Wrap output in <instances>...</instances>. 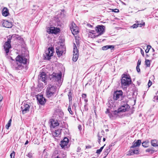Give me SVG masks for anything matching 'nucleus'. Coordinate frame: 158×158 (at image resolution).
<instances>
[{
  "mask_svg": "<svg viewBox=\"0 0 158 158\" xmlns=\"http://www.w3.org/2000/svg\"><path fill=\"white\" fill-rule=\"evenodd\" d=\"M27 62V59L25 57L18 55L16 58V63L13 67L17 70L23 69Z\"/></svg>",
  "mask_w": 158,
  "mask_h": 158,
  "instance_id": "obj_1",
  "label": "nucleus"
},
{
  "mask_svg": "<svg viewBox=\"0 0 158 158\" xmlns=\"http://www.w3.org/2000/svg\"><path fill=\"white\" fill-rule=\"evenodd\" d=\"M57 90L56 86L49 85H48L46 89L47 97L48 98L54 96L56 94Z\"/></svg>",
  "mask_w": 158,
  "mask_h": 158,
  "instance_id": "obj_2",
  "label": "nucleus"
},
{
  "mask_svg": "<svg viewBox=\"0 0 158 158\" xmlns=\"http://www.w3.org/2000/svg\"><path fill=\"white\" fill-rule=\"evenodd\" d=\"M121 81L122 86H128L131 82L130 76L127 74H123L122 75Z\"/></svg>",
  "mask_w": 158,
  "mask_h": 158,
  "instance_id": "obj_3",
  "label": "nucleus"
},
{
  "mask_svg": "<svg viewBox=\"0 0 158 158\" xmlns=\"http://www.w3.org/2000/svg\"><path fill=\"white\" fill-rule=\"evenodd\" d=\"M108 105L109 108L107 109L106 113L108 114V115L110 118H111L118 113H117V111L116 110H114V108L115 107V106L114 104L112 103L110 104L109 103Z\"/></svg>",
  "mask_w": 158,
  "mask_h": 158,
  "instance_id": "obj_4",
  "label": "nucleus"
},
{
  "mask_svg": "<svg viewBox=\"0 0 158 158\" xmlns=\"http://www.w3.org/2000/svg\"><path fill=\"white\" fill-rule=\"evenodd\" d=\"M15 37V35H9L8 36L7 41L4 44V48L6 53L9 52L10 48H11L10 45L11 40H12L13 37Z\"/></svg>",
  "mask_w": 158,
  "mask_h": 158,
  "instance_id": "obj_5",
  "label": "nucleus"
},
{
  "mask_svg": "<svg viewBox=\"0 0 158 158\" xmlns=\"http://www.w3.org/2000/svg\"><path fill=\"white\" fill-rule=\"evenodd\" d=\"M123 93L121 90H116L114 91L113 99L114 100L121 101L122 100Z\"/></svg>",
  "mask_w": 158,
  "mask_h": 158,
  "instance_id": "obj_6",
  "label": "nucleus"
},
{
  "mask_svg": "<svg viewBox=\"0 0 158 158\" xmlns=\"http://www.w3.org/2000/svg\"><path fill=\"white\" fill-rule=\"evenodd\" d=\"M123 103V102H122L121 106L118 109L117 111L118 113L127 111L129 109L130 107L125 102L124 104Z\"/></svg>",
  "mask_w": 158,
  "mask_h": 158,
  "instance_id": "obj_7",
  "label": "nucleus"
},
{
  "mask_svg": "<svg viewBox=\"0 0 158 158\" xmlns=\"http://www.w3.org/2000/svg\"><path fill=\"white\" fill-rule=\"evenodd\" d=\"M70 28L72 34L73 35H76L78 33V27L73 22L71 23L70 26Z\"/></svg>",
  "mask_w": 158,
  "mask_h": 158,
  "instance_id": "obj_8",
  "label": "nucleus"
},
{
  "mask_svg": "<svg viewBox=\"0 0 158 158\" xmlns=\"http://www.w3.org/2000/svg\"><path fill=\"white\" fill-rule=\"evenodd\" d=\"M105 27L103 25H98L96 27L95 30L98 34V35H101L105 31Z\"/></svg>",
  "mask_w": 158,
  "mask_h": 158,
  "instance_id": "obj_9",
  "label": "nucleus"
},
{
  "mask_svg": "<svg viewBox=\"0 0 158 158\" xmlns=\"http://www.w3.org/2000/svg\"><path fill=\"white\" fill-rule=\"evenodd\" d=\"M30 107V106L28 104L25 103L21 105V109L22 111V113L23 114H24L28 112Z\"/></svg>",
  "mask_w": 158,
  "mask_h": 158,
  "instance_id": "obj_10",
  "label": "nucleus"
},
{
  "mask_svg": "<svg viewBox=\"0 0 158 158\" xmlns=\"http://www.w3.org/2000/svg\"><path fill=\"white\" fill-rule=\"evenodd\" d=\"M61 76L62 74L61 73L59 74H57L54 73H53L51 75L52 78L54 80L59 82L60 81Z\"/></svg>",
  "mask_w": 158,
  "mask_h": 158,
  "instance_id": "obj_11",
  "label": "nucleus"
},
{
  "mask_svg": "<svg viewBox=\"0 0 158 158\" xmlns=\"http://www.w3.org/2000/svg\"><path fill=\"white\" fill-rule=\"evenodd\" d=\"M37 98L39 103L41 105L44 104L46 102V99L43 97L42 95H38Z\"/></svg>",
  "mask_w": 158,
  "mask_h": 158,
  "instance_id": "obj_12",
  "label": "nucleus"
},
{
  "mask_svg": "<svg viewBox=\"0 0 158 158\" xmlns=\"http://www.w3.org/2000/svg\"><path fill=\"white\" fill-rule=\"evenodd\" d=\"M69 142V139L67 137H64L63 140L61 141L60 145L61 147L64 149L67 148V146Z\"/></svg>",
  "mask_w": 158,
  "mask_h": 158,
  "instance_id": "obj_13",
  "label": "nucleus"
},
{
  "mask_svg": "<svg viewBox=\"0 0 158 158\" xmlns=\"http://www.w3.org/2000/svg\"><path fill=\"white\" fill-rule=\"evenodd\" d=\"M50 127L51 128H54L55 127L58 126L59 125V123L57 120L53 119L50 120Z\"/></svg>",
  "mask_w": 158,
  "mask_h": 158,
  "instance_id": "obj_14",
  "label": "nucleus"
},
{
  "mask_svg": "<svg viewBox=\"0 0 158 158\" xmlns=\"http://www.w3.org/2000/svg\"><path fill=\"white\" fill-rule=\"evenodd\" d=\"M60 30L59 28H55L54 27H51L50 28L48 29L47 31L49 33H54L56 34L59 32Z\"/></svg>",
  "mask_w": 158,
  "mask_h": 158,
  "instance_id": "obj_15",
  "label": "nucleus"
},
{
  "mask_svg": "<svg viewBox=\"0 0 158 158\" xmlns=\"http://www.w3.org/2000/svg\"><path fill=\"white\" fill-rule=\"evenodd\" d=\"M2 24L4 27L8 28H10L13 26L11 21L9 22L8 21L6 20H4Z\"/></svg>",
  "mask_w": 158,
  "mask_h": 158,
  "instance_id": "obj_16",
  "label": "nucleus"
},
{
  "mask_svg": "<svg viewBox=\"0 0 158 158\" xmlns=\"http://www.w3.org/2000/svg\"><path fill=\"white\" fill-rule=\"evenodd\" d=\"M141 143V140L138 139L136 141L135 140L133 143L131 147V148H134L135 147H139Z\"/></svg>",
  "mask_w": 158,
  "mask_h": 158,
  "instance_id": "obj_17",
  "label": "nucleus"
},
{
  "mask_svg": "<svg viewBox=\"0 0 158 158\" xmlns=\"http://www.w3.org/2000/svg\"><path fill=\"white\" fill-rule=\"evenodd\" d=\"M38 79L42 81H45L46 80V74L44 72H42L38 76Z\"/></svg>",
  "mask_w": 158,
  "mask_h": 158,
  "instance_id": "obj_18",
  "label": "nucleus"
},
{
  "mask_svg": "<svg viewBox=\"0 0 158 158\" xmlns=\"http://www.w3.org/2000/svg\"><path fill=\"white\" fill-rule=\"evenodd\" d=\"M144 25L145 23L144 22H142L141 23H135L133 25L131 26L130 28L133 29L136 28L138 27H141L142 26H144Z\"/></svg>",
  "mask_w": 158,
  "mask_h": 158,
  "instance_id": "obj_19",
  "label": "nucleus"
},
{
  "mask_svg": "<svg viewBox=\"0 0 158 158\" xmlns=\"http://www.w3.org/2000/svg\"><path fill=\"white\" fill-rule=\"evenodd\" d=\"M129 153L130 155H133L134 154H138L139 152V149L136 148L135 149H131L129 151Z\"/></svg>",
  "mask_w": 158,
  "mask_h": 158,
  "instance_id": "obj_20",
  "label": "nucleus"
},
{
  "mask_svg": "<svg viewBox=\"0 0 158 158\" xmlns=\"http://www.w3.org/2000/svg\"><path fill=\"white\" fill-rule=\"evenodd\" d=\"M54 49L52 47H50L46 51V54L50 55V56H53L54 53Z\"/></svg>",
  "mask_w": 158,
  "mask_h": 158,
  "instance_id": "obj_21",
  "label": "nucleus"
},
{
  "mask_svg": "<svg viewBox=\"0 0 158 158\" xmlns=\"http://www.w3.org/2000/svg\"><path fill=\"white\" fill-rule=\"evenodd\" d=\"M61 129H57L55 131L52 132L53 136L54 137H58L61 133Z\"/></svg>",
  "mask_w": 158,
  "mask_h": 158,
  "instance_id": "obj_22",
  "label": "nucleus"
},
{
  "mask_svg": "<svg viewBox=\"0 0 158 158\" xmlns=\"http://www.w3.org/2000/svg\"><path fill=\"white\" fill-rule=\"evenodd\" d=\"M56 49V52L57 54V55L59 56H61L64 52V51L63 50H61L60 48L57 47Z\"/></svg>",
  "mask_w": 158,
  "mask_h": 158,
  "instance_id": "obj_23",
  "label": "nucleus"
},
{
  "mask_svg": "<svg viewBox=\"0 0 158 158\" xmlns=\"http://www.w3.org/2000/svg\"><path fill=\"white\" fill-rule=\"evenodd\" d=\"M104 132L103 131H102L100 133H99L98 134V142L99 143H100V140L101 139V138L102 137V136L104 135Z\"/></svg>",
  "mask_w": 158,
  "mask_h": 158,
  "instance_id": "obj_24",
  "label": "nucleus"
},
{
  "mask_svg": "<svg viewBox=\"0 0 158 158\" xmlns=\"http://www.w3.org/2000/svg\"><path fill=\"white\" fill-rule=\"evenodd\" d=\"M151 143L152 146L153 147L158 146V141L156 139H152L151 140Z\"/></svg>",
  "mask_w": 158,
  "mask_h": 158,
  "instance_id": "obj_25",
  "label": "nucleus"
},
{
  "mask_svg": "<svg viewBox=\"0 0 158 158\" xmlns=\"http://www.w3.org/2000/svg\"><path fill=\"white\" fill-rule=\"evenodd\" d=\"M110 147H107L105 150L104 152H103L104 155L105 156L104 157H106L109 153L110 152Z\"/></svg>",
  "mask_w": 158,
  "mask_h": 158,
  "instance_id": "obj_26",
  "label": "nucleus"
},
{
  "mask_svg": "<svg viewBox=\"0 0 158 158\" xmlns=\"http://www.w3.org/2000/svg\"><path fill=\"white\" fill-rule=\"evenodd\" d=\"M114 48V46L113 45H106L104 46L102 48V49L103 50H106L109 48L112 49Z\"/></svg>",
  "mask_w": 158,
  "mask_h": 158,
  "instance_id": "obj_27",
  "label": "nucleus"
},
{
  "mask_svg": "<svg viewBox=\"0 0 158 158\" xmlns=\"http://www.w3.org/2000/svg\"><path fill=\"white\" fill-rule=\"evenodd\" d=\"M95 31L94 30H91L89 32V36L91 38H95L96 36L94 35Z\"/></svg>",
  "mask_w": 158,
  "mask_h": 158,
  "instance_id": "obj_28",
  "label": "nucleus"
},
{
  "mask_svg": "<svg viewBox=\"0 0 158 158\" xmlns=\"http://www.w3.org/2000/svg\"><path fill=\"white\" fill-rule=\"evenodd\" d=\"M78 54H73V60L74 62L76 61L78 59Z\"/></svg>",
  "mask_w": 158,
  "mask_h": 158,
  "instance_id": "obj_29",
  "label": "nucleus"
},
{
  "mask_svg": "<svg viewBox=\"0 0 158 158\" xmlns=\"http://www.w3.org/2000/svg\"><path fill=\"white\" fill-rule=\"evenodd\" d=\"M9 10H2V15L3 16L6 17L9 15Z\"/></svg>",
  "mask_w": 158,
  "mask_h": 158,
  "instance_id": "obj_30",
  "label": "nucleus"
},
{
  "mask_svg": "<svg viewBox=\"0 0 158 158\" xmlns=\"http://www.w3.org/2000/svg\"><path fill=\"white\" fill-rule=\"evenodd\" d=\"M149 142L148 141H146L142 143V145L145 148H147L148 146Z\"/></svg>",
  "mask_w": 158,
  "mask_h": 158,
  "instance_id": "obj_31",
  "label": "nucleus"
},
{
  "mask_svg": "<svg viewBox=\"0 0 158 158\" xmlns=\"http://www.w3.org/2000/svg\"><path fill=\"white\" fill-rule=\"evenodd\" d=\"M55 20L56 22V23H57L56 24L58 25H60V19L58 18V16H56V17L55 18Z\"/></svg>",
  "mask_w": 158,
  "mask_h": 158,
  "instance_id": "obj_32",
  "label": "nucleus"
},
{
  "mask_svg": "<svg viewBox=\"0 0 158 158\" xmlns=\"http://www.w3.org/2000/svg\"><path fill=\"white\" fill-rule=\"evenodd\" d=\"M44 58L46 59L49 60L50 59V57L52 56H50L48 54H46L45 52V54L44 55Z\"/></svg>",
  "mask_w": 158,
  "mask_h": 158,
  "instance_id": "obj_33",
  "label": "nucleus"
},
{
  "mask_svg": "<svg viewBox=\"0 0 158 158\" xmlns=\"http://www.w3.org/2000/svg\"><path fill=\"white\" fill-rule=\"evenodd\" d=\"M151 60H149L145 59V64L147 67H149L150 65Z\"/></svg>",
  "mask_w": 158,
  "mask_h": 158,
  "instance_id": "obj_34",
  "label": "nucleus"
},
{
  "mask_svg": "<svg viewBox=\"0 0 158 158\" xmlns=\"http://www.w3.org/2000/svg\"><path fill=\"white\" fill-rule=\"evenodd\" d=\"M73 46V54H78V52L77 51V49L75 43H74Z\"/></svg>",
  "mask_w": 158,
  "mask_h": 158,
  "instance_id": "obj_35",
  "label": "nucleus"
},
{
  "mask_svg": "<svg viewBox=\"0 0 158 158\" xmlns=\"http://www.w3.org/2000/svg\"><path fill=\"white\" fill-rule=\"evenodd\" d=\"M11 119H10L8 123L6 126V129H9L11 125Z\"/></svg>",
  "mask_w": 158,
  "mask_h": 158,
  "instance_id": "obj_36",
  "label": "nucleus"
},
{
  "mask_svg": "<svg viewBox=\"0 0 158 158\" xmlns=\"http://www.w3.org/2000/svg\"><path fill=\"white\" fill-rule=\"evenodd\" d=\"M105 145V144L103 146L101 147L100 149L97 150L96 153L98 154H100L101 152L102 151Z\"/></svg>",
  "mask_w": 158,
  "mask_h": 158,
  "instance_id": "obj_37",
  "label": "nucleus"
},
{
  "mask_svg": "<svg viewBox=\"0 0 158 158\" xmlns=\"http://www.w3.org/2000/svg\"><path fill=\"white\" fill-rule=\"evenodd\" d=\"M69 101L71 100L72 99V94L71 91H70L68 94Z\"/></svg>",
  "mask_w": 158,
  "mask_h": 158,
  "instance_id": "obj_38",
  "label": "nucleus"
},
{
  "mask_svg": "<svg viewBox=\"0 0 158 158\" xmlns=\"http://www.w3.org/2000/svg\"><path fill=\"white\" fill-rule=\"evenodd\" d=\"M10 158H15V152L14 151L12 152L10 154Z\"/></svg>",
  "mask_w": 158,
  "mask_h": 158,
  "instance_id": "obj_39",
  "label": "nucleus"
},
{
  "mask_svg": "<svg viewBox=\"0 0 158 158\" xmlns=\"http://www.w3.org/2000/svg\"><path fill=\"white\" fill-rule=\"evenodd\" d=\"M27 156L29 158H31L33 156V154L31 152H29Z\"/></svg>",
  "mask_w": 158,
  "mask_h": 158,
  "instance_id": "obj_40",
  "label": "nucleus"
},
{
  "mask_svg": "<svg viewBox=\"0 0 158 158\" xmlns=\"http://www.w3.org/2000/svg\"><path fill=\"white\" fill-rule=\"evenodd\" d=\"M68 110L70 114L72 115L73 114V112L71 110V107L70 106H69L68 108Z\"/></svg>",
  "mask_w": 158,
  "mask_h": 158,
  "instance_id": "obj_41",
  "label": "nucleus"
},
{
  "mask_svg": "<svg viewBox=\"0 0 158 158\" xmlns=\"http://www.w3.org/2000/svg\"><path fill=\"white\" fill-rule=\"evenodd\" d=\"M136 69L138 72H140V69L139 68V66L137 65L136 67Z\"/></svg>",
  "mask_w": 158,
  "mask_h": 158,
  "instance_id": "obj_42",
  "label": "nucleus"
},
{
  "mask_svg": "<svg viewBox=\"0 0 158 158\" xmlns=\"http://www.w3.org/2000/svg\"><path fill=\"white\" fill-rule=\"evenodd\" d=\"M141 63V60L140 59H139L137 63V65L139 66Z\"/></svg>",
  "mask_w": 158,
  "mask_h": 158,
  "instance_id": "obj_43",
  "label": "nucleus"
},
{
  "mask_svg": "<svg viewBox=\"0 0 158 158\" xmlns=\"http://www.w3.org/2000/svg\"><path fill=\"white\" fill-rule=\"evenodd\" d=\"M82 98H84V99L86 98V94H82Z\"/></svg>",
  "mask_w": 158,
  "mask_h": 158,
  "instance_id": "obj_44",
  "label": "nucleus"
},
{
  "mask_svg": "<svg viewBox=\"0 0 158 158\" xmlns=\"http://www.w3.org/2000/svg\"><path fill=\"white\" fill-rule=\"evenodd\" d=\"M152 85V81L149 80V81L148 82V87H150Z\"/></svg>",
  "mask_w": 158,
  "mask_h": 158,
  "instance_id": "obj_45",
  "label": "nucleus"
},
{
  "mask_svg": "<svg viewBox=\"0 0 158 158\" xmlns=\"http://www.w3.org/2000/svg\"><path fill=\"white\" fill-rule=\"evenodd\" d=\"M62 154V156L63 158H65V157H66V155L65 153L64 152H63V153H61V154Z\"/></svg>",
  "mask_w": 158,
  "mask_h": 158,
  "instance_id": "obj_46",
  "label": "nucleus"
},
{
  "mask_svg": "<svg viewBox=\"0 0 158 158\" xmlns=\"http://www.w3.org/2000/svg\"><path fill=\"white\" fill-rule=\"evenodd\" d=\"M141 54H142V56H144V52L142 50V49H141Z\"/></svg>",
  "mask_w": 158,
  "mask_h": 158,
  "instance_id": "obj_47",
  "label": "nucleus"
},
{
  "mask_svg": "<svg viewBox=\"0 0 158 158\" xmlns=\"http://www.w3.org/2000/svg\"><path fill=\"white\" fill-rule=\"evenodd\" d=\"M3 97L0 94V102L2 101L3 99Z\"/></svg>",
  "mask_w": 158,
  "mask_h": 158,
  "instance_id": "obj_48",
  "label": "nucleus"
},
{
  "mask_svg": "<svg viewBox=\"0 0 158 158\" xmlns=\"http://www.w3.org/2000/svg\"><path fill=\"white\" fill-rule=\"evenodd\" d=\"M78 129H79V131H81V125H79L78 126Z\"/></svg>",
  "mask_w": 158,
  "mask_h": 158,
  "instance_id": "obj_49",
  "label": "nucleus"
},
{
  "mask_svg": "<svg viewBox=\"0 0 158 158\" xmlns=\"http://www.w3.org/2000/svg\"><path fill=\"white\" fill-rule=\"evenodd\" d=\"M154 99H156V101L158 102V97H156V96L154 98Z\"/></svg>",
  "mask_w": 158,
  "mask_h": 158,
  "instance_id": "obj_50",
  "label": "nucleus"
},
{
  "mask_svg": "<svg viewBox=\"0 0 158 158\" xmlns=\"http://www.w3.org/2000/svg\"><path fill=\"white\" fill-rule=\"evenodd\" d=\"M151 151V150L150 149H148L146 150V152H150Z\"/></svg>",
  "mask_w": 158,
  "mask_h": 158,
  "instance_id": "obj_51",
  "label": "nucleus"
},
{
  "mask_svg": "<svg viewBox=\"0 0 158 158\" xmlns=\"http://www.w3.org/2000/svg\"><path fill=\"white\" fill-rule=\"evenodd\" d=\"M151 48V47L150 45H148L147 46V48L149 50Z\"/></svg>",
  "mask_w": 158,
  "mask_h": 158,
  "instance_id": "obj_52",
  "label": "nucleus"
},
{
  "mask_svg": "<svg viewBox=\"0 0 158 158\" xmlns=\"http://www.w3.org/2000/svg\"><path fill=\"white\" fill-rule=\"evenodd\" d=\"M91 148V146H86V148Z\"/></svg>",
  "mask_w": 158,
  "mask_h": 158,
  "instance_id": "obj_53",
  "label": "nucleus"
},
{
  "mask_svg": "<svg viewBox=\"0 0 158 158\" xmlns=\"http://www.w3.org/2000/svg\"><path fill=\"white\" fill-rule=\"evenodd\" d=\"M2 10H8L6 7H4L3 8V9H2Z\"/></svg>",
  "mask_w": 158,
  "mask_h": 158,
  "instance_id": "obj_54",
  "label": "nucleus"
},
{
  "mask_svg": "<svg viewBox=\"0 0 158 158\" xmlns=\"http://www.w3.org/2000/svg\"><path fill=\"white\" fill-rule=\"evenodd\" d=\"M112 11H113L115 12L116 13H118L119 12V10H117V11H116V10H112Z\"/></svg>",
  "mask_w": 158,
  "mask_h": 158,
  "instance_id": "obj_55",
  "label": "nucleus"
},
{
  "mask_svg": "<svg viewBox=\"0 0 158 158\" xmlns=\"http://www.w3.org/2000/svg\"><path fill=\"white\" fill-rule=\"evenodd\" d=\"M149 51V49H146L145 50V52L146 53L148 52Z\"/></svg>",
  "mask_w": 158,
  "mask_h": 158,
  "instance_id": "obj_56",
  "label": "nucleus"
},
{
  "mask_svg": "<svg viewBox=\"0 0 158 158\" xmlns=\"http://www.w3.org/2000/svg\"><path fill=\"white\" fill-rule=\"evenodd\" d=\"M84 101L86 102H88V99L87 98L84 99Z\"/></svg>",
  "mask_w": 158,
  "mask_h": 158,
  "instance_id": "obj_57",
  "label": "nucleus"
},
{
  "mask_svg": "<svg viewBox=\"0 0 158 158\" xmlns=\"http://www.w3.org/2000/svg\"><path fill=\"white\" fill-rule=\"evenodd\" d=\"M28 143V140H27L25 143V145H26Z\"/></svg>",
  "mask_w": 158,
  "mask_h": 158,
  "instance_id": "obj_58",
  "label": "nucleus"
},
{
  "mask_svg": "<svg viewBox=\"0 0 158 158\" xmlns=\"http://www.w3.org/2000/svg\"><path fill=\"white\" fill-rule=\"evenodd\" d=\"M109 10H118V9H110Z\"/></svg>",
  "mask_w": 158,
  "mask_h": 158,
  "instance_id": "obj_59",
  "label": "nucleus"
},
{
  "mask_svg": "<svg viewBox=\"0 0 158 158\" xmlns=\"http://www.w3.org/2000/svg\"><path fill=\"white\" fill-rule=\"evenodd\" d=\"M135 22L136 23H140V21H135Z\"/></svg>",
  "mask_w": 158,
  "mask_h": 158,
  "instance_id": "obj_60",
  "label": "nucleus"
},
{
  "mask_svg": "<svg viewBox=\"0 0 158 158\" xmlns=\"http://www.w3.org/2000/svg\"><path fill=\"white\" fill-rule=\"evenodd\" d=\"M106 140V139L105 138H103V141H105Z\"/></svg>",
  "mask_w": 158,
  "mask_h": 158,
  "instance_id": "obj_61",
  "label": "nucleus"
},
{
  "mask_svg": "<svg viewBox=\"0 0 158 158\" xmlns=\"http://www.w3.org/2000/svg\"><path fill=\"white\" fill-rule=\"evenodd\" d=\"M108 131V129H106V131Z\"/></svg>",
  "mask_w": 158,
  "mask_h": 158,
  "instance_id": "obj_62",
  "label": "nucleus"
},
{
  "mask_svg": "<svg viewBox=\"0 0 158 158\" xmlns=\"http://www.w3.org/2000/svg\"><path fill=\"white\" fill-rule=\"evenodd\" d=\"M146 56H148V54H146Z\"/></svg>",
  "mask_w": 158,
  "mask_h": 158,
  "instance_id": "obj_63",
  "label": "nucleus"
},
{
  "mask_svg": "<svg viewBox=\"0 0 158 158\" xmlns=\"http://www.w3.org/2000/svg\"><path fill=\"white\" fill-rule=\"evenodd\" d=\"M91 35H92V34H91L90 36H91Z\"/></svg>",
  "mask_w": 158,
  "mask_h": 158,
  "instance_id": "obj_64",
  "label": "nucleus"
}]
</instances>
